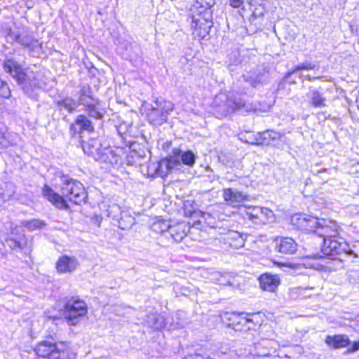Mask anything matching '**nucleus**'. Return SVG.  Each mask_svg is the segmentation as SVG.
<instances>
[{"label":"nucleus","instance_id":"obj_27","mask_svg":"<svg viewBox=\"0 0 359 359\" xmlns=\"http://www.w3.org/2000/svg\"><path fill=\"white\" fill-rule=\"evenodd\" d=\"M260 135L261 146L269 145L280 137V133L273 130H265L259 132Z\"/></svg>","mask_w":359,"mask_h":359},{"label":"nucleus","instance_id":"obj_7","mask_svg":"<svg viewBox=\"0 0 359 359\" xmlns=\"http://www.w3.org/2000/svg\"><path fill=\"white\" fill-rule=\"evenodd\" d=\"M325 343L332 349L347 348V353L359 351V339L351 343L349 337L345 334L327 335L325 339Z\"/></svg>","mask_w":359,"mask_h":359},{"label":"nucleus","instance_id":"obj_29","mask_svg":"<svg viewBox=\"0 0 359 359\" xmlns=\"http://www.w3.org/2000/svg\"><path fill=\"white\" fill-rule=\"evenodd\" d=\"M152 230L156 233H163L168 231L169 225L165 220L156 219L151 226Z\"/></svg>","mask_w":359,"mask_h":359},{"label":"nucleus","instance_id":"obj_2","mask_svg":"<svg viewBox=\"0 0 359 359\" xmlns=\"http://www.w3.org/2000/svg\"><path fill=\"white\" fill-rule=\"evenodd\" d=\"M36 359H76L77 354L67 340H55L47 334L36 343L32 348Z\"/></svg>","mask_w":359,"mask_h":359},{"label":"nucleus","instance_id":"obj_14","mask_svg":"<svg viewBox=\"0 0 359 359\" xmlns=\"http://www.w3.org/2000/svg\"><path fill=\"white\" fill-rule=\"evenodd\" d=\"M341 240H343L341 235L339 238H330L323 240L321 252L326 257L334 259L344 251Z\"/></svg>","mask_w":359,"mask_h":359},{"label":"nucleus","instance_id":"obj_38","mask_svg":"<svg viewBox=\"0 0 359 359\" xmlns=\"http://www.w3.org/2000/svg\"><path fill=\"white\" fill-rule=\"evenodd\" d=\"M4 194L1 192H0V200H4Z\"/></svg>","mask_w":359,"mask_h":359},{"label":"nucleus","instance_id":"obj_40","mask_svg":"<svg viewBox=\"0 0 359 359\" xmlns=\"http://www.w3.org/2000/svg\"><path fill=\"white\" fill-rule=\"evenodd\" d=\"M127 165H133V163L130 162L129 161H128L127 163Z\"/></svg>","mask_w":359,"mask_h":359},{"label":"nucleus","instance_id":"obj_10","mask_svg":"<svg viewBox=\"0 0 359 359\" xmlns=\"http://www.w3.org/2000/svg\"><path fill=\"white\" fill-rule=\"evenodd\" d=\"M4 71L9 74L18 84H23L28 80V75L20 63L13 58H6L2 64Z\"/></svg>","mask_w":359,"mask_h":359},{"label":"nucleus","instance_id":"obj_44","mask_svg":"<svg viewBox=\"0 0 359 359\" xmlns=\"http://www.w3.org/2000/svg\"><path fill=\"white\" fill-rule=\"evenodd\" d=\"M358 108L359 109V100H358Z\"/></svg>","mask_w":359,"mask_h":359},{"label":"nucleus","instance_id":"obj_32","mask_svg":"<svg viewBox=\"0 0 359 359\" xmlns=\"http://www.w3.org/2000/svg\"><path fill=\"white\" fill-rule=\"evenodd\" d=\"M317 67V66L312 62H306L303 64H299L294 66L292 69L290 73L294 74L301 70H313Z\"/></svg>","mask_w":359,"mask_h":359},{"label":"nucleus","instance_id":"obj_6","mask_svg":"<svg viewBox=\"0 0 359 359\" xmlns=\"http://www.w3.org/2000/svg\"><path fill=\"white\" fill-rule=\"evenodd\" d=\"M219 317L226 327L236 332H245V311H222Z\"/></svg>","mask_w":359,"mask_h":359},{"label":"nucleus","instance_id":"obj_9","mask_svg":"<svg viewBox=\"0 0 359 359\" xmlns=\"http://www.w3.org/2000/svg\"><path fill=\"white\" fill-rule=\"evenodd\" d=\"M292 221L297 229L305 233L318 234L321 218L300 215L293 217Z\"/></svg>","mask_w":359,"mask_h":359},{"label":"nucleus","instance_id":"obj_4","mask_svg":"<svg viewBox=\"0 0 359 359\" xmlns=\"http://www.w3.org/2000/svg\"><path fill=\"white\" fill-rule=\"evenodd\" d=\"M196 156L191 150L182 151L180 148H174L172 153L161 158L159 167H165V173L169 174L172 170L181 164L193 167L196 163Z\"/></svg>","mask_w":359,"mask_h":359},{"label":"nucleus","instance_id":"obj_30","mask_svg":"<svg viewBox=\"0 0 359 359\" xmlns=\"http://www.w3.org/2000/svg\"><path fill=\"white\" fill-rule=\"evenodd\" d=\"M59 107H63L69 113H73L76 111V104L73 100L70 98H65L57 102Z\"/></svg>","mask_w":359,"mask_h":359},{"label":"nucleus","instance_id":"obj_37","mask_svg":"<svg viewBox=\"0 0 359 359\" xmlns=\"http://www.w3.org/2000/svg\"><path fill=\"white\" fill-rule=\"evenodd\" d=\"M305 292H306V290H305V289H304V288H298V289H297V294H298L299 295L304 294V293Z\"/></svg>","mask_w":359,"mask_h":359},{"label":"nucleus","instance_id":"obj_3","mask_svg":"<svg viewBox=\"0 0 359 359\" xmlns=\"http://www.w3.org/2000/svg\"><path fill=\"white\" fill-rule=\"evenodd\" d=\"M88 307L86 301L79 296L65 299L62 309L63 318L69 326H76L87 317Z\"/></svg>","mask_w":359,"mask_h":359},{"label":"nucleus","instance_id":"obj_33","mask_svg":"<svg viewBox=\"0 0 359 359\" xmlns=\"http://www.w3.org/2000/svg\"><path fill=\"white\" fill-rule=\"evenodd\" d=\"M99 102L95 101L94 103L86 104L84 107L85 111L90 115L97 111V106Z\"/></svg>","mask_w":359,"mask_h":359},{"label":"nucleus","instance_id":"obj_18","mask_svg":"<svg viewBox=\"0 0 359 359\" xmlns=\"http://www.w3.org/2000/svg\"><path fill=\"white\" fill-rule=\"evenodd\" d=\"M83 152L88 156L93 157L95 160H102L100 155V144L96 138H90L88 140H79ZM103 161H105L103 159Z\"/></svg>","mask_w":359,"mask_h":359},{"label":"nucleus","instance_id":"obj_17","mask_svg":"<svg viewBox=\"0 0 359 359\" xmlns=\"http://www.w3.org/2000/svg\"><path fill=\"white\" fill-rule=\"evenodd\" d=\"M258 280L260 288L270 292H275L280 284V279L278 275L269 273L260 275Z\"/></svg>","mask_w":359,"mask_h":359},{"label":"nucleus","instance_id":"obj_20","mask_svg":"<svg viewBox=\"0 0 359 359\" xmlns=\"http://www.w3.org/2000/svg\"><path fill=\"white\" fill-rule=\"evenodd\" d=\"M188 226L185 222L169 225L168 233L175 242H180L187 236Z\"/></svg>","mask_w":359,"mask_h":359},{"label":"nucleus","instance_id":"obj_8","mask_svg":"<svg viewBox=\"0 0 359 359\" xmlns=\"http://www.w3.org/2000/svg\"><path fill=\"white\" fill-rule=\"evenodd\" d=\"M69 135L71 138L83 139V133H93L95 132V126L93 123L85 115H78L74 121L69 125Z\"/></svg>","mask_w":359,"mask_h":359},{"label":"nucleus","instance_id":"obj_43","mask_svg":"<svg viewBox=\"0 0 359 359\" xmlns=\"http://www.w3.org/2000/svg\"><path fill=\"white\" fill-rule=\"evenodd\" d=\"M270 355L269 353H266V354H264L263 355H264V356H268V355Z\"/></svg>","mask_w":359,"mask_h":359},{"label":"nucleus","instance_id":"obj_13","mask_svg":"<svg viewBox=\"0 0 359 359\" xmlns=\"http://www.w3.org/2000/svg\"><path fill=\"white\" fill-rule=\"evenodd\" d=\"M274 249L284 255H293L298 251L297 241L290 236H277L273 239Z\"/></svg>","mask_w":359,"mask_h":359},{"label":"nucleus","instance_id":"obj_16","mask_svg":"<svg viewBox=\"0 0 359 359\" xmlns=\"http://www.w3.org/2000/svg\"><path fill=\"white\" fill-rule=\"evenodd\" d=\"M79 262L74 256L60 255L55 262V270L60 274L72 273L78 267Z\"/></svg>","mask_w":359,"mask_h":359},{"label":"nucleus","instance_id":"obj_24","mask_svg":"<svg viewBox=\"0 0 359 359\" xmlns=\"http://www.w3.org/2000/svg\"><path fill=\"white\" fill-rule=\"evenodd\" d=\"M311 259V257L306 256V257H302V262L299 263H292V262H273L275 265L281 268V267H287L292 269H299L302 267L304 268H313V265L311 264L310 263L307 262L308 260Z\"/></svg>","mask_w":359,"mask_h":359},{"label":"nucleus","instance_id":"obj_34","mask_svg":"<svg viewBox=\"0 0 359 359\" xmlns=\"http://www.w3.org/2000/svg\"><path fill=\"white\" fill-rule=\"evenodd\" d=\"M350 322L352 323V326L355 331L359 332V313L351 319Z\"/></svg>","mask_w":359,"mask_h":359},{"label":"nucleus","instance_id":"obj_19","mask_svg":"<svg viewBox=\"0 0 359 359\" xmlns=\"http://www.w3.org/2000/svg\"><path fill=\"white\" fill-rule=\"evenodd\" d=\"M11 233L15 235V237H8L6 238V243L12 250H22L27 247L29 241L26 235L18 232L17 228L13 229Z\"/></svg>","mask_w":359,"mask_h":359},{"label":"nucleus","instance_id":"obj_23","mask_svg":"<svg viewBox=\"0 0 359 359\" xmlns=\"http://www.w3.org/2000/svg\"><path fill=\"white\" fill-rule=\"evenodd\" d=\"M239 140L245 144L261 146L259 132L245 131L240 133Z\"/></svg>","mask_w":359,"mask_h":359},{"label":"nucleus","instance_id":"obj_36","mask_svg":"<svg viewBox=\"0 0 359 359\" xmlns=\"http://www.w3.org/2000/svg\"><path fill=\"white\" fill-rule=\"evenodd\" d=\"M250 85L252 87H256L258 84L262 83V81L261 80H257V79H251L250 81Z\"/></svg>","mask_w":359,"mask_h":359},{"label":"nucleus","instance_id":"obj_39","mask_svg":"<svg viewBox=\"0 0 359 359\" xmlns=\"http://www.w3.org/2000/svg\"><path fill=\"white\" fill-rule=\"evenodd\" d=\"M166 144H168V147H170L172 145V142L171 141L167 142Z\"/></svg>","mask_w":359,"mask_h":359},{"label":"nucleus","instance_id":"obj_15","mask_svg":"<svg viewBox=\"0 0 359 359\" xmlns=\"http://www.w3.org/2000/svg\"><path fill=\"white\" fill-rule=\"evenodd\" d=\"M271 214L269 209L257 206L248 207L245 210V217L256 224L267 223Z\"/></svg>","mask_w":359,"mask_h":359},{"label":"nucleus","instance_id":"obj_35","mask_svg":"<svg viewBox=\"0 0 359 359\" xmlns=\"http://www.w3.org/2000/svg\"><path fill=\"white\" fill-rule=\"evenodd\" d=\"M244 4L243 0H229V5L233 8H238Z\"/></svg>","mask_w":359,"mask_h":359},{"label":"nucleus","instance_id":"obj_21","mask_svg":"<svg viewBox=\"0 0 359 359\" xmlns=\"http://www.w3.org/2000/svg\"><path fill=\"white\" fill-rule=\"evenodd\" d=\"M309 104L313 108H324L327 107V100L323 93L317 89L309 92Z\"/></svg>","mask_w":359,"mask_h":359},{"label":"nucleus","instance_id":"obj_22","mask_svg":"<svg viewBox=\"0 0 359 359\" xmlns=\"http://www.w3.org/2000/svg\"><path fill=\"white\" fill-rule=\"evenodd\" d=\"M229 245L233 249H239L244 246L245 238L238 231H229L226 238Z\"/></svg>","mask_w":359,"mask_h":359},{"label":"nucleus","instance_id":"obj_41","mask_svg":"<svg viewBox=\"0 0 359 359\" xmlns=\"http://www.w3.org/2000/svg\"><path fill=\"white\" fill-rule=\"evenodd\" d=\"M308 79H309V81H313V80H314V79H315V78L311 79V77H309V78H308Z\"/></svg>","mask_w":359,"mask_h":359},{"label":"nucleus","instance_id":"obj_1","mask_svg":"<svg viewBox=\"0 0 359 359\" xmlns=\"http://www.w3.org/2000/svg\"><path fill=\"white\" fill-rule=\"evenodd\" d=\"M60 192L55 191L48 184L41 188L43 197L52 205L59 210H69V204L81 205L86 203L88 192L83 184L79 180L69 178L65 180L60 187Z\"/></svg>","mask_w":359,"mask_h":359},{"label":"nucleus","instance_id":"obj_31","mask_svg":"<svg viewBox=\"0 0 359 359\" xmlns=\"http://www.w3.org/2000/svg\"><path fill=\"white\" fill-rule=\"evenodd\" d=\"M24 226L27 227L28 229L33 231L36 229H39L43 226H46V223L43 221L33 219L29 221H26L24 223Z\"/></svg>","mask_w":359,"mask_h":359},{"label":"nucleus","instance_id":"obj_26","mask_svg":"<svg viewBox=\"0 0 359 359\" xmlns=\"http://www.w3.org/2000/svg\"><path fill=\"white\" fill-rule=\"evenodd\" d=\"M147 120L152 124H161L166 121V116L163 112L156 108L151 109L147 114Z\"/></svg>","mask_w":359,"mask_h":359},{"label":"nucleus","instance_id":"obj_42","mask_svg":"<svg viewBox=\"0 0 359 359\" xmlns=\"http://www.w3.org/2000/svg\"><path fill=\"white\" fill-rule=\"evenodd\" d=\"M59 318L58 317H56V316H54L53 317V320H55V319H58Z\"/></svg>","mask_w":359,"mask_h":359},{"label":"nucleus","instance_id":"obj_28","mask_svg":"<svg viewBox=\"0 0 359 359\" xmlns=\"http://www.w3.org/2000/svg\"><path fill=\"white\" fill-rule=\"evenodd\" d=\"M246 107L245 102L242 100L231 99L228 104L226 110L228 112L234 113Z\"/></svg>","mask_w":359,"mask_h":359},{"label":"nucleus","instance_id":"obj_12","mask_svg":"<svg viewBox=\"0 0 359 359\" xmlns=\"http://www.w3.org/2000/svg\"><path fill=\"white\" fill-rule=\"evenodd\" d=\"M342 227L335 220L321 218L318 236L324 239L339 238L341 235Z\"/></svg>","mask_w":359,"mask_h":359},{"label":"nucleus","instance_id":"obj_11","mask_svg":"<svg viewBox=\"0 0 359 359\" xmlns=\"http://www.w3.org/2000/svg\"><path fill=\"white\" fill-rule=\"evenodd\" d=\"M269 322V317L263 311L245 312V332L259 331L266 326Z\"/></svg>","mask_w":359,"mask_h":359},{"label":"nucleus","instance_id":"obj_25","mask_svg":"<svg viewBox=\"0 0 359 359\" xmlns=\"http://www.w3.org/2000/svg\"><path fill=\"white\" fill-rule=\"evenodd\" d=\"M222 197L227 203H233L240 201L243 198L241 192L233 191L231 188H225L222 189Z\"/></svg>","mask_w":359,"mask_h":359},{"label":"nucleus","instance_id":"obj_5","mask_svg":"<svg viewBox=\"0 0 359 359\" xmlns=\"http://www.w3.org/2000/svg\"><path fill=\"white\" fill-rule=\"evenodd\" d=\"M201 10L194 11L191 14V28L193 34L203 39L208 35L213 25L211 12L206 8L201 7Z\"/></svg>","mask_w":359,"mask_h":359}]
</instances>
